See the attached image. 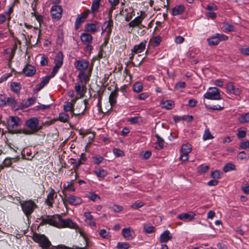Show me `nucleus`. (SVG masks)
<instances>
[{"label":"nucleus","mask_w":249,"mask_h":249,"mask_svg":"<svg viewBox=\"0 0 249 249\" xmlns=\"http://www.w3.org/2000/svg\"><path fill=\"white\" fill-rule=\"evenodd\" d=\"M47 224L58 228H69L75 230L79 229L78 225L76 223L73 222L71 219H64L58 214L46 215L42 217L40 225H44Z\"/></svg>","instance_id":"f257e3e1"},{"label":"nucleus","mask_w":249,"mask_h":249,"mask_svg":"<svg viewBox=\"0 0 249 249\" xmlns=\"http://www.w3.org/2000/svg\"><path fill=\"white\" fill-rule=\"evenodd\" d=\"M25 125L29 129H21L18 130V133L32 135L42 129L43 127L42 125L39 124L38 118L35 117L27 120L25 122Z\"/></svg>","instance_id":"f03ea898"},{"label":"nucleus","mask_w":249,"mask_h":249,"mask_svg":"<svg viewBox=\"0 0 249 249\" xmlns=\"http://www.w3.org/2000/svg\"><path fill=\"white\" fill-rule=\"evenodd\" d=\"M20 205L25 215L28 217L37 207L36 202L32 199L20 201Z\"/></svg>","instance_id":"7ed1b4c3"},{"label":"nucleus","mask_w":249,"mask_h":249,"mask_svg":"<svg viewBox=\"0 0 249 249\" xmlns=\"http://www.w3.org/2000/svg\"><path fill=\"white\" fill-rule=\"evenodd\" d=\"M33 240L38 243L42 249H49L52 246L51 242L44 234L34 233L33 236Z\"/></svg>","instance_id":"20e7f679"},{"label":"nucleus","mask_w":249,"mask_h":249,"mask_svg":"<svg viewBox=\"0 0 249 249\" xmlns=\"http://www.w3.org/2000/svg\"><path fill=\"white\" fill-rule=\"evenodd\" d=\"M92 3L90 9H87L79 15L84 19H86L89 13L94 15L99 12L100 7L101 6L102 0H91Z\"/></svg>","instance_id":"39448f33"},{"label":"nucleus","mask_w":249,"mask_h":249,"mask_svg":"<svg viewBox=\"0 0 249 249\" xmlns=\"http://www.w3.org/2000/svg\"><path fill=\"white\" fill-rule=\"evenodd\" d=\"M64 55L61 52H59L54 60V66L52 70V76H54L61 67L63 63Z\"/></svg>","instance_id":"423d86ee"},{"label":"nucleus","mask_w":249,"mask_h":249,"mask_svg":"<svg viewBox=\"0 0 249 249\" xmlns=\"http://www.w3.org/2000/svg\"><path fill=\"white\" fill-rule=\"evenodd\" d=\"M204 97L210 100H220L221 99L220 90L215 87L210 88L207 92L204 94Z\"/></svg>","instance_id":"0eeeda50"},{"label":"nucleus","mask_w":249,"mask_h":249,"mask_svg":"<svg viewBox=\"0 0 249 249\" xmlns=\"http://www.w3.org/2000/svg\"><path fill=\"white\" fill-rule=\"evenodd\" d=\"M63 9L61 6L59 5H53L50 10V13L52 18L53 20L58 21L62 17Z\"/></svg>","instance_id":"6e6552de"},{"label":"nucleus","mask_w":249,"mask_h":249,"mask_svg":"<svg viewBox=\"0 0 249 249\" xmlns=\"http://www.w3.org/2000/svg\"><path fill=\"white\" fill-rule=\"evenodd\" d=\"M228 37L221 34H216L211 38L207 39V41L209 45H217L221 41L228 40Z\"/></svg>","instance_id":"1a4fd4ad"},{"label":"nucleus","mask_w":249,"mask_h":249,"mask_svg":"<svg viewBox=\"0 0 249 249\" xmlns=\"http://www.w3.org/2000/svg\"><path fill=\"white\" fill-rule=\"evenodd\" d=\"M89 61L84 58L76 60L74 63L75 68L80 71H85L89 67Z\"/></svg>","instance_id":"9d476101"},{"label":"nucleus","mask_w":249,"mask_h":249,"mask_svg":"<svg viewBox=\"0 0 249 249\" xmlns=\"http://www.w3.org/2000/svg\"><path fill=\"white\" fill-rule=\"evenodd\" d=\"M100 23L97 21L87 23L84 27L85 31L92 34L98 32L100 30Z\"/></svg>","instance_id":"9b49d317"},{"label":"nucleus","mask_w":249,"mask_h":249,"mask_svg":"<svg viewBox=\"0 0 249 249\" xmlns=\"http://www.w3.org/2000/svg\"><path fill=\"white\" fill-rule=\"evenodd\" d=\"M84 247H78L73 245L72 247H69L64 244H60L55 246H52L50 249H88V242L87 239L84 238Z\"/></svg>","instance_id":"f8f14e48"},{"label":"nucleus","mask_w":249,"mask_h":249,"mask_svg":"<svg viewBox=\"0 0 249 249\" xmlns=\"http://www.w3.org/2000/svg\"><path fill=\"white\" fill-rule=\"evenodd\" d=\"M91 72L92 69H89L87 73H86L85 71L79 72L77 75V77L79 80L78 82L86 85L87 82L89 80Z\"/></svg>","instance_id":"ddd939ff"},{"label":"nucleus","mask_w":249,"mask_h":249,"mask_svg":"<svg viewBox=\"0 0 249 249\" xmlns=\"http://www.w3.org/2000/svg\"><path fill=\"white\" fill-rule=\"evenodd\" d=\"M49 190L50 192L47 195L45 202L49 207L52 208L54 203V198H56L57 196L55 191L53 188H50Z\"/></svg>","instance_id":"4468645a"},{"label":"nucleus","mask_w":249,"mask_h":249,"mask_svg":"<svg viewBox=\"0 0 249 249\" xmlns=\"http://www.w3.org/2000/svg\"><path fill=\"white\" fill-rule=\"evenodd\" d=\"M65 199L69 204L71 205H77L82 203L81 198L73 195L66 196Z\"/></svg>","instance_id":"2eb2a0df"},{"label":"nucleus","mask_w":249,"mask_h":249,"mask_svg":"<svg viewBox=\"0 0 249 249\" xmlns=\"http://www.w3.org/2000/svg\"><path fill=\"white\" fill-rule=\"evenodd\" d=\"M196 216V213L193 212H189L187 213H182L177 216V218L185 222H189L193 220Z\"/></svg>","instance_id":"dca6fc26"},{"label":"nucleus","mask_w":249,"mask_h":249,"mask_svg":"<svg viewBox=\"0 0 249 249\" xmlns=\"http://www.w3.org/2000/svg\"><path fill=\"white\" fill-rule=\"evenodd\" d=\"M20 119L18 116H10L7 120L8 126L11 128H15L20 125Z\"/></svg>","instance_id":"f3484780"},{"label":"nucleus","mask_w":249,"mask_h":249,"mask_svg":"<svg viewBox=\"0 0 249 249\" xmlns=\"http://www.w3.org/2000/svg\"><path fill=\"white\" fill-rule=\"evenodd\" d=\"M36 68L30 64H26L22 70V72L28 77L33 76L36 72Z\"/></svg>","instance_id":"a211bd4d"},{"label":"nucleus","mask_w":249,"mask_h":249,"mask_svg":"<svg viewBox=\"0 0 249 249\" xmlns=\"http://www.w3.org/2000/svg\"><path fill=\"white\" fill-rule=\"evenodd\" d=\"M112 13L108 12V20H106L104 23V26L107 29L108 33L110 34L112 31V28L113 26V21L112 19Z\"/></svg>","instance_id":"6ab92c4d"},{"label":"nucleus","mask_w":249,"mask_h":249,"mask_svg":"<svg viewBox=\"0 0 249 249\" xmlns=\"http://www.w3.org/2000/svg\"><path fill=\"white\" fill-rule=\"evenodd\" d=\"M36 101V98L35 97L29 98L27 100H24L20 104V108L24 109L34 105Z\"/></svg>","instance_id":"aec40b11"},{"label":"nucleus","mask_w":249,"mask_h":249,"mask_svg":"<svg viewBox=\"0 0 249 249\" xmlns=\"http://www.w3.org/2000/svg\"><path fill=\"white\" fill-rule=\"evenodd\" d=\"M84 215L86 219L85 222L90 227H95L96 223L93 220V216L91 215L89 212H86L84 213Z\"/></svg>","instance_id":"412c9836"},{"label":"nucleus","mask_w":249,"mask_h":249,"mask_svg":"<svg viewBox=\"0 0 249 249\" xmlns=\"http://www.w3.org/2000/svg\"><path fill=\"white\" fill-rule=\"evenodd\" d=\"M53 77L54 76H52V71L50 75L46 76L43 77L40 83L36 85V90L37 91H39L40 90H41L45 85H46L49 83L50 79Z\"/></svg>","instance_id":"4be33fe9"},{"label":"nucleus","mask_w":249,"mask_h":249,"mask_svg":"<svg viewBox=\"0 0 249 249\" xmlns=\"http://www.w3.org/2000/svg\"><path fill=\"white\" fill-rule=\"evenodd\" d=\"M80 39L84 44H91L93 37L88 33H83L80 36Z\"/></svg>","instance_id":"5701e85b"},{"label":"nucleus","mask_w":249,"mask_h":249,"mask_svg":"<svg viewBox=\"0 0 249 249\" xmlns=\"http://www.w3.org/2000/svg\"><path fill=\"white\" fill-rule=\"evenodd\" d=\"M145 46L146 41H142L140 44L138 45H135L134 46L133 49L131 50V52L136 54L141 53L144 50Z\"/></svg>","instance_id":"b1692460"},{"label":"nucleus","mask_w":249,"mask_h":249,"mask_svg":"<svg viewBox=\"0 0 249 249\" xmlns=\"http://www.w3.org/2000/svg\"><path fill=\"white\" fill-rule=\"evenodd\" d=\"M122 233L124 237L127 240H130L133 238L134 231L130 228H124L122 230Z\"/></svg>","instance_id":"393cba45"},{"label":"nucleus","mask_w":249,"mask_h":249,"mask_svg":"<svg viewBox=\"0 0 249 249\" xmlns=\"http://www.w3.org/2000/svg\"><path fill=\"white\" fill-rule=\"evenodd\" d=\"M85 84L80 83L76 82L75 84L74 89L76 92L77 95H79L80 97H82L83 96V91L84 90V88L86 87Z\"/></svg>","instance_id":"a878e982"},{"label":"nucleus","mask_w":249,"mask_h":249,"mask_svg":"<svg viewBox=\"0 0 249 249\" xmlns=\"http://www.w3.org/2000/svg\"><path fill=\"white\" fill-rule=\"evenodd\" d=\"M172 238V235L168 230L164 231L160 236V243H166Z\"/></svg>","instance_id":"bb28decb"},{"label":"nucleus","mask_w":249,"mask_h":249,"mask_svg":"<svg viewBox=\"0 0 249 249\" xmlns=\"http://www.w3.org/2000/svg\"><path fill=\"white\" fill-rule=\"evenodd\" d=\"M160 106L161 108L166 109H171L174 106V102L171 100H167L165 101H161Z\"/></svg>","instance_id":"cd10ccee"},{"label":"nucleus","mask_w":249,"mask_h":249,"mask_svg":"<svg viewBox=\"0 0 249 249\" xmlns=\"http://www.w3.org/2000/svg\"><path fill=\"white\" fill-rule=\"evenodd\" d=\"M118 94V93L117 90L111 91L109 97V102L111 107H112L116 104Z\"/></svg>","instance_id":"c85d7f7f"},{"label":"nucleus","mask_w":249,"mask_h":249,"mask_svg":"<svg viewBox=\"0 0 249 249\" xmlns=\"http://www.w3.org/2000/svg\"><path fill=\"white\" fill-rule=\"evenodd\" d=\"M185 10V7L183 5H178L175 6L172 9V15L177 16L182 14Z\"/></svg>","instance_id":"c756f323"},{"label":"nucleus","mask_w":249,"mask_h":249,"mask_svg":"<svg viewBox=\"0 0 249 249\" xmlns=\"http://www.w3.org/2000/svg\"><path fill=\"white\" fill-rule=\"evenodd\" d=\"M221 29L225 33H230L235 31V27L233 25L229 24L227 22L223 23Z\"/></svg>","instance_id":"7c9ffc66"},{"label":"nucleus","mask_w":249,"mask_h":249,"mask_svg":"<svg viewBox=\"0 0 249 249\" xmlns=\"http://www.w3.org/2000/svg\"><path fill=\"white\" fill-rule=\"evenodd\" d=\"M142 20L143 18L142 16H137L128 23V26L130 27L138 26L142 23Z\"/></svg>","instance_id":"2f4dec72"},{"label":"nucleus","mask_w":249,"mask_h":249,"mask_svg":"<svg viewBox=\"0 0 249 249\" xmlns=\"http://www.w3.org/2000/svg\"><path fill=\"white\" fill-rule=\"evenodd\" d=\"M17 102L14 97L10 96L7 97L6 106H10L13 108H15L17 107Z\"/></svg>","instance_id":"473e14b6"},{"label":"nucleus","mask_w":249,"mask_h":249,"mask_svg":"<svg viewBox=\"0 0 249 249\" xmlns=\"http://www.w3.org/2000/svg\"><path fill=\"white\" fill-rule=\"evenodd\" d=\"M73 104L71 102H67L65 105H64V109L65 111L71 112L72 116L75 115L74 113Z\"/></svg>","instance_id":"72a5a7b5"},{"label":"nucleus","mask_w":249,"mask_h":249,"mask_svg":"<svg viewBox=\"0 0 249 249\" xmlns=\"http://www.w3.org/2000/svg\"><path fill=\"white\" fill-rule=\"evenodd\" d=\"M94 172L98 178H104L107 175V171L104 169L97 168Z\"/></svg>","instance_id":"f704fd0d"},{"label":"nucleus","mask_w":249,"mask_h":249,"mask_svg":"<svg viewBox=\"0 0 249 249\" xmlns=\"http://www.w3.org/2000/svg\"><path fill=\"white\" fill-rule=\"evenodd\" d=\"M236 170L235 165L231 162L227 163L223 168V170L225 173H227L232 170L235 171Z\"/></svg>","instance_id":"c9c22d12"},{"label":"nucleus","mask_w":249,"mask_h":249,"mask_svg":"<svg viewBox=\"0 0 249 249\" xmlns=\"http://www.w3.org/2000/svg\"><path fill=\"white\" fill-rule=\"evenodd\" d=\"M11 89L14 92L18 93L19 92L21 87L19 83L14 82L11 83Z\"/></svg>","instance_id":"e433bc0d"},{"label":"nucleus","mask_w":249,"mask_h":249,"mask_svg":"<svg viewBox=\"0 0 249 249\" xmlns=\"http://www.w3.org/2000/svg\"><path fill=\"white\" fill-rule=\"evenodd\" d=\"M108 1L111 6L109 9L108 12L112 13L113 10L116 9V6L119 4L120 0H108Z\"/></svg>","instance_id":"4c0bfd02"},{"label":"nucleus","mask_w":249,"mask_h":249,"mask_svg":"<svg viewBox=\"0 0 249 249\" xmlns=\"http://www.w3.org/2000/svg\"><path fill=\"white\" fill-rule=\"evenodd\" d=\"M133 89L136 92H140L143 89V85L141 82H136L133 86Z\"/></svg>","instance_id":"58836bf2"},{"label":"nucleus","mask_w":249,"mask_h":249,"mask_svg":"<svg viewBox=\"0 0 249 249\" xmlns=\"http://www.w3.org/2000/svg\"><path fill=\"white\" fill-rule=\"evenodd\" d=\"M166 14L165 13H159L157 15V17H159V20H157V27L160 25L161 23L163 22L165 20Z\"/></svg>","instance_id":"ea45409f"},{"label":"nucleus","mask_w":249,"mask_h":249,"mask_svg":"<svg viewBox=\"0 0 249 249\" xmlns=\"http://www.w3.org/2000/svg\"><path fill=\"white\" fill-rule=\"evenodd\" d=\"M69 119V115L65 113V112H62L60 113L59 114V120L60 122L66 123L67 122Z\"/></svg>","instance_id":"a19ab883"},{"label":"nucleus","mask_w":249,"mask_h":249,"mask_svg":"<svg viewBox=\"0 0 249 249\" xmlns=\"http://www.w3.org/2000/svg\"><path fill=\"white\" fill-rule=\"evenodd\" d=\"M192 150V147L189 144H184L182 145L181 149V152H184L185 153H189Z\"/></svg>","instance_id":"79ce46f5"},{"label":"nucleus","mask_w":249,"mask_h":249,"mask_svg":"<svg viewBox=\"0 0 249 249\" xmlns=\"http://www.w3.org/2000/svg\"><path fill=\"white\" fill-rule=\"evenodd\" d=\"M99 234L101 237L105 239H107L110 237L109 231L105 229L101 230L99 232Z\"/></svg>","instance_id":"37998d69"},{"label":"nucleus","mask_w":249,"mask_h":249,"mask_svg":"<svg viewBox=\"0 0 249 249\" xmlns=\"http://www.w3.org/2000/svg\"><path fill=\"white\" fill-rule=\"evenodd\" d=\"M238 121L241 123H245L249 122V112L240 117Z\"/></svg>","instance_id":"c03bdc74"},{"label":"nucleus","mask_w":249,"mask_h":249,"mask_svg":"<svg viewBox=\"0 0 249 249\" xmlns=\"http://www.w3.org/2000/svg\"><path fill=\"white\" fill-rule=\"evenodd\" d=\"M130 245L127 242H118L117 245L118 249H128Z\"/></svg>","instance_id":"a18cd8bd"},{"label":"nucleus","mask_w":249,"mask_h":249,"mask_svg":"<svg viewBox=\"0 0 249 249\" xmlns=\"http://www.w3.org/2000/svg\"><path fill=\"white\" fill-rule=\"evenodd\" d=\"M85 21V19H84L83 18L80 17V16H78L77 18H76L75 21V28L76 29H78L79 28L80 26H81V24Z\"/></svg>","instance_id":"49530a36"},{"label":"nucleus","mask_w":249,"mask_h":249,"mask_svg":"<svg viewBox=\"0 0 249 249\" xmlns=\"http://www.w3.org/2000/svg\"><path fill=\"white\" fill-rule=\"evenodd\" d=\"M143 231L144 232L147 233H151L155 231V227L147 225H144L143 227Z\"/></svg>","instance_id":"de8ad7c7"},{"label":"nucleus","mask_w":249,"mask_h":249,"mask_svg":"<svg viewBox=\"0 0 249 249\" xmlns=\"http://www.w3.org/2000/svg\"><path fill=\"white\" fill-rule=\"evenodd\" d=\"M205 107L209 109H211V110H223L224 109V107H221L219 105H215V106H210V105H207L206 104H205Z\"/></svg>","instance_id":"09e8293b"},{"label":"nucleus","mask_w":249,"mask_h":249,"mask_svg":"<svg viewBox=\"0 0 249 249\" xmlns=\"http://www.w3.org/2000/svg\"><path fill=\"white\" fill-rule=\"evenodd\" d=\"M88 197L92 201H96L98 199H100V197L97 194L94 193H89Z\"/></svg>","instance_id":"8fccbe9b"},{"label":"nucleus","mask_w":249,"mask_h":249,"mask_svg":"<svg viewBox=\"0 0 249 249\" xmlns=\"http://www.w3.org/2000/svg\"><path fill=\"white\" fill-rule=\"evenodd\" d=\"M239 148L241 149H247L249 148V141H242L239 143Z\"/></svg>","instance_id":"3c124183"},{"label":"nucleus","mask_w":249,"mask_h":249,"mask_svg":"<svg viewBox=\"0 0 249 249\" xmlns=\"http://www.w3.org/2000/svg\"><path fill=\"white\" fill-rule=\"evenodd\" d=\"M213 138V137L211 134V132H210L209 130L208 129H206L203 136V139L204 141H206L207 140L212 139Z\"/></svg>","instance_id":"603ef678"},{"label":"nucleus","mask_w":249,"mask_h":249,"mask_svg":"<svg viewBox=\"0 0 249 249\" xmlns=\"http://www.w3.org/2000/svg\"><path fill=\"white\" fill-rule=\"evenodd\" d=\"M157 145L160 148H163L164 146V141L157 134Z\"/></svg>","instance_id":"864d4df0"},{"label":"nucleus","mask_w":249,"mask_h":249,"mask_svg":"<svg viewBox=\"0 0 249 249\" xmlns=\"http://www.w3.org/2000/svg\"><path fill=\"white\" fill-rule=\"evenodd\" d=\"M209 169L208 165H201L198 167V171L200 173H206Z\"/></svg>","instance_id":"5fc2aeb1"},{"label":"nucleus","mask_w":249,"mask_h":249,"mask_svg":"<svg viewBox=\"0 0 249 249\" xmlns=\"http://www.w3.org/2000/svg\"><path fill=\"white\" fill-rule=\"evenodd\" d=\"M71 163L74 164V167L75 168H78L81 165L83 164V162L80 159L77 160L76 159H71Z\"/></svg>","instance_id":"6e6d98bb"},{"label":"nucleus","mask_w":249,"mask_h":249,"mask_svg":"<svg viewBox=\"0 0 249 249\" xmlns=\"http://www.w3.org/2000/svg\"><path fill=\"white\" fill-rule=\"evenodd\" d=\"M110 209L113 212L115 213H119L123 210L122 206L117 205H114Z\"/></svg>","instance_id":"4d7b16f0"},{"label":"nucleus","mask_w":249,"mask_h":249,"mask_svg":"<svg viewBox=\"0 0 249 249\" xmlns=\"http://www.w3.org/2000/svg\"><path fill=\"white\" fill-rule=\"evenodd\" d=\"M167 3V1H164V0H157V7L160 6L161 8L165 9Z\"/></svg>","instance_id":"13d9d810"},{"label":"nucleus","mask_w":249,"mask_h":249,"mask_svg":"<svg viewBox=\"0 0 249 249\" xmlns=\"http://www.w3.org/2000/svg\"><path fill=\"white\" fill-rule=\"evenodd\" d=\"M234 88L235 87L232 83H230L228 84L226 87L227 92L229 94L232 93Z\"/></svg>","instance_id":"bf43d9fd"},{"label":"nucleus","mask_w":249,"mask_h":249,"mask_svg":"<svg viewBox=\"0 0 249 249\" xmlns=\"http://www.w3.org/2000/svg\"><path fill=\"white\" fill-rule=\"evenodd\" d=\"M144 204V203L142 202H136L131 205V208L133 209H138L142 207Z\"/></svg>","instance_id":"052dcab7"},{"label":"nucleus","mask_w":249,"mask_h":249,"mask_svg":"<svg viewBox=\"0 0 249 249\" xmlns=\"http://www.w3.org/2000/svg\"><path fill=\"white\" fill-rule=\"evenodd\" d=\"M113 151L114 154L118 157L124 155V152L119 148H114Z\"/></svg>","instance_id":"680f3d73"},{"label":"nucleus","mask_w":249,"mask_h":249,"mask_svg":"<svg viewBox=\"0 0 249 249\" xmlns=\"http://www.w3.org/2000/svg\"><path fill=\"white\" fill-rule=\"evenodd\" d=\"M7 97L2 94H0V106L3 107L6 106Z\"/></svg>","instance_id":"e2e57ef3"},{"label":"nucleus","mask_w":249,"mask_h":249,"mask_svg":"<svg viewBox=\"0 0 249 249\" xmlns=\"http://www.w3.org/2000/svg\"><path fill=\"white\" fill-rule=\"evenodd\" d=\"M35 18L39 23V26L37 27L36 28H39L41 27V23L43 22V17L40 14H37L36 15Z\"/></svg>","instance_id":"0e129e2a"},{"label":"nucleus","mask_w":249,"mask_h":249,"mask_svg":"<svg viewBox=\"0 0 249 249\" xmlns=\"http://www.w3.org/2000/svg\"><path fill=\"white\" fill-rule=\"evenodd\" d=\"M13 159H14V158H6L3 162V164L4 166H7V167L10 166L12 163V160Z\"/></svg>","instance_id":"69168bd1"},{"label":"nucleus","mask_w":249,"mask_h":249,"mask_svg":"<svg viewBox=\"0 0 249 249\" xmlns=\"http://www.w3.org/2000/svg\"><path fill=\"white\" fill-rule=\"evenodd\" d=\"M93 162L96 164H99L103 160L104 158L101 156L93 157L92 158Z\"/></svg>","instance_id":"338daca9"},{"label":"nucleus","mask_w":249,"mask_h":249,"mask_svg":"<svg viewBox=\"0 0 249 249\" xmlns=\"http://www.w3.org/2000/svg\"><path fill=\"white\" fill-rule=\"evenodd\" d=\"M211 177L214 178H220V174L218 170H215L211 172Z\"/></svg>","instance_id":"774afa93"}]
</instances>
